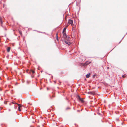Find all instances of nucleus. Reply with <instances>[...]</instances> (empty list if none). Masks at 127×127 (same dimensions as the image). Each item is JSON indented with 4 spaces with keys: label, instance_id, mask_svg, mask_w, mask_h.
Segmentation results:
<instances>
[{
    "label": "nucleus",
    "instance_id": "obj_1",
    "mask_svg": "<svg viewBox=\"0 0 127 127\" xmlns=\"http://www.w3.org/2000/svg\"><path fill=\"white\" fill-rule=\"evenodd\" d=\"M68 23L69 24H70L72 26H73V20L70 19L69 20Z\"/></svg>",
    "mask_w": 127,
    "mask_h": 127
},
{
    "label": "nucleus",
    "instance_id": "obj_2",
    "mask_svg": "<svg viewBox=\"0 0 127 127\" xmlns=\"http://www.w3.org/2000/svg\"><path fill=\"white\" fill-rule=\"evenodd\" d=\"M16 103V104H18V105L19 106V107L18 108V109L19 111H21V110L20 109V108L21 107H22V105L20 104H17V103Z\"/></svg>",
    "mask_w": 127,
    "mask_h": 127
},
{
    "label": "nucleus",
    "instance_id": "obj_3",
    "mask_svg": "<svg viewBox=\"0 0 127 127\" xmlns=\"http://www.w3.org/2000/svg\"><path fill=\"white\" fill-rule=\"evenodd\" d=\"M64 42L66 43V44H67L68 45L70 44V42L69 41H64Z\"/></svg>",
    "mask_w": 127,
    "mask_h": 127
},
{
    "label": "nucleus",
    "instance_id": "obj_4",
    "mask_svg": "<svg viewBox=\"0 0 127 127\" xmlns=\"http://www.w3.org/2000/svg\"><path fill=\"white\" fill-rule=\"evenodd\" d=\"M63 33V37L64 38H66L67 37V36L66 34L65 33V32H64Z\"/></svg>",
    "mask_w": 127,
    "mask_h": 127
},
{
    "label": "nucleus",
    "instance_id": "obj_5",
    "mask_svg": "<svg viewBox=\"0 0 127 127\" xmlns=\"http://www.w3.org/2000/svg\"><path fill=\"white\" fill-rule=\"evenodd\" d=\"M68 26H66L64 29L63 31V33H64V32H65L67 28V27Z\"/></svg>",
    "mask_w": 127,
    "mask_h": 127
},
{
    "label": "nucleus",
    "instance_id": "obj_6",
    "mask_svg": "<svg viewBox=\"0 0 127 127\" xmlns=\"http://www.w3.org/2000/svg\"><path fill=\"white\" fill-rule=\"evenodd\" d=\"M90 75V73H89L88 74H87L86 75V77L87 78H88L89 77Z\"/></svg>",
    "mask_w": 127,
    "mask_h": 127
},
{
    "label": "nucleus",
    "instance_id": "obj_7",
    "mask_svg": "<svg viewBox=\"0 0 127 127\" xmlns=\"http://www.w3.org/2000/svg\"><path fill=\"white\" fill-rule=\"evenodd\" d=\"M10 47H8L7 49V52H9L10 51Z\"/></svg>",
    "mask_w": 127,
    "mask_h": 127
},
{
    "label": "nucleus",
    "instance_id": "obj_8",
    "mask_svg": "<svg viewBox=\"0 0 127 127\" xmlns=\"http://www.w3.org/2000/svg\"><path fill=\"white\" fill-rule=\"evenodd\" d=\"M90 94L94 95L95 92H89Z\"/></svg>",
    "mask_w": 127,
    "mask_h": 127
},
{
    "label": "nucleus",
    "instance_id": "obj_9",
    "mask_svg": "<svg viewBox=\"0 0 127 127\" xmlns=\"http://www.w3.org/2000/svg\"><path fill=\"white\" fill-rule=\"evenodd\" d=\"M79 100L81 101L82 102H84L82 98H80V99Z\"/></svg>",
    "mask_w": 127,
    "mask_h": 127
},
{
    "label": "nucleus",
    "instance_id": "obj_10",
    "mask_svg": "<svg viewBox=\"0 0 127 127\" xmlns=\"http://www.w3.org/2000/svg\"><path fill=\"white\" fill-rule=\"evenodd\" d=\"M58 33H57L56 34V39H57V40H58Z\"/></svg>",
    "mask_w": 127,
    "mask_h": 127
},
{
    "label": "nucleus",
    "instance_id": "obj_11",
    "mask_svg": "<svg viewBox=\"0 0 127 127\" xmlns=\"http://www.w3.org/2000/svg\"><path fill=\"white\" fill-rule=\"evenodd\" d=\"M31 72H32V73L33 74H34L35 73V72L34 71L32 70H31V71L30 72V73H31Z\"/></svg>",
    "mask_w": 127,
    "mask_h": 127
},
{
    "label": "nucleus",
    "instance_id": "obj_12",
    "mask_svg": "<svg viewBox=\"0 0 127 127\" xmlns=\"http://www.w3.org/2000/svg\"><path fill=\"white\" fill-rule=\"evenodd\" d=\"M70 109V107H67L66 108V110H69Z\"/></svg>",
    "mask_w": 127,
    "mask_h": 127
},
{
    "label": "nucleus",
    "instance_id": "obj_13",
    "mask_svg": "<svg viewBox=\"0 0 127 127\" xmlns=\"http://www.w3.org/2000/svg\"><path fill=\"white\" fill-rule=\"evenodd\" d=\"M80 98H81L80 97V96H77V98L79 100L80 99Z\"/></svg>",
    "mask_w": 127,
    "mask_h": 127
},
{
    "label": "nucleus",
    "instance_id": "obj_14",
    "mask_svg": "<svg viewBox=\"0 0 127 127\" xmlns=\"http://www.w3.org/2000/svg\"><path fill=\"white\" fill-rule=\"evenodd\" d=\"M19 33H20V34L21 35H22V32L21 31H19Z\"/></svg>",
    "mask_w": 127,
    "mask_h": 127
},
{
    "label": "nucleus",
    "instance_id": "obj_15",
    "mask_svg": "<svg viewBox=\"0 0 127 127\" xmlns=\"http://www.w3.org/2000/svg\"><path fill=\"white\" fill-rule=\"evenodd\" d=\"M91 63V62H89V63H88V62H86V64H90Z\"/></svg>",
    "mask_w": 127,
    "mask_h": 127
},
{
    "label": "nucleus",
    "instance_id": "obj_16",
    "mask_svg": "<svg viewBox=\"0 0 127 127\" xmlns=\"http://www.w3.org/2000/svg\"><path fill=\"white\" fill-rule=\"evenodd\" d=\"M126 75L125 74V75H123L122 77L123 78H125V77H126Z\"/></svg>",
    "mask_w": 127,
    "mask_h": 127
},
{
    "label": "nucleus",
    "instance_id": "obj_17",
    "mask_svg": "<svg viewBox=\"0 0 127 127\" xmlns=\"http://www.w3.org/2000/svg\"><path fill=\"white\" fill-rule=\"evenodd\" d=\"M12 103L13 104H14V102H12Z\"/></svg>",
    "mask_w": 127,
    "mask_h": 127
},
{
    "label": "nucleus",
    "instance_id": "obj_18",
    "mask_svg": "<svg viewBox=\"0 0 127 127\" xmlns=\"http://www.w3.org/2000/svg\"><path fill=\"white\" fill-rule=\"evenodd\" d=\"M74 27H73V29H74Z\"/></svg>",
    "mask_w": 127,
    "mask_h": 127
}]
</instances>
